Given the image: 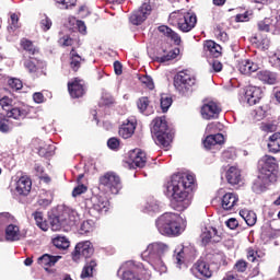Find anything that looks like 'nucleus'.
<instances>
[{
    "label": "nucleus",
    "mask_w": 280,
    "mask_h": 280,
    "mask_svg": "<svg viewBox=\"0 0 280 280\" xmlns=\"http://www.w3.org/2000/svg\"><path fill=\"white\" fill-rule=\"evenodd\" d=\"M196 178L189 173H177L164 185V194L177 202L178 211H183L191 205V187Z\"/></svg>",
    "instance_id": "1"
},
{
    "label": "nucleus",
    "mask_w": 280,
    "mask_h": 280,
    "mask_svg": "<svg viewBox=\"0 0 280 280\" xmlns=\"http://www.w3.org/2000/svg\"><path fill=\"white\" fill-rule=\"evenodd\" d=\"M277 178H279L277 160L273 156L265 155L258 161V176L252 189L255 194H261L268 185L277 183Z\"/></svg>",
    "instance_id": "2"
},
{
    "label": "nucleus",
    "mask_w": 280,
    "mask_h": 280,
    "mask_svg": "<svg viewBox=\"0 0 280 280\" xmlns=\"http://www.w3.org/2000/svg\"><path fill=\"white\" fill-rule=\"evenodd\" d=\"M155 225L159 233L167 237H178L187 229V222L183 220V217L174 212H165L160 215L155 221Z\"/></svg>",
    "instance_id": "3"
},
{
    "label": "nucleus",
    "mask_w": 280,
    "mask_h": 280,
    "mask_svg": "<svg viewBox=\"0 0 280 280\" xmlns=\"http://www.w3.org/2000/svg\"><path fill=\"white\" fill-rule=\"evenodd\" d=\"M170 253V246L162 242H155L148 245L147 249L142 252L141 257L148 261L160 275L167 272V266L163 261V256Z\"/></svg>",
    "instance_id": "4"
},
{
    "label": "nucleus",
    "mask_w": 280,
    "mask_h": 280,
    "mask_svg": "<svg viewBox=\"0 0 280 280\" xmlns=\"http://www.w3.org/2000/svg\"><path fill=\"white\" fill-rule=\"evenodd\" d=\"M118 275H121L122 280H150L152 277L143 264L132 260L125 262L119 268Z\"/></svg>",
    "instance_id": "5"
},
{
    "label": "nucleus",
    "mask_w": 280,
    "mask_h": 280,
    "mask_svg": "<svg viewBox=\"0 0 280 280\" xmlns=\"http://www.w3.org/2000/svg\"><path fill=\"white\" fill-rule=\"evenodd\" d=\"M151 132L154 133L155 143L158 145L166 149L172 145L174 136L170 132V129H167V120H165V117H159L153 120Z\"/></svg>",
    "instance_id": "6"
},
{
    "label": "nucleus",
    "mask_w": 280,
    "mask_h": 280,
    "mask_svg": "<svg viewBox=\"0 0 280 280\" xmlns=\"http://www.w3.org/2000/svg\"><path fill=\"white\" fill-rule=\"evenodd\" d=\"M79 220L78 211L69 207H63L59 215L50 220V228L51 231H60V229H67V226H75Z\"/></svg>",
    "instance_id": "7"
},
{
    "label": "nucleus",
    "mask_w": 280,
    "mask_h": 280,
    "mask_svg": "<svg viewBox=\"0 0 280 280\" xmlns=\"http://www.w3.org/2000/svg\"><path fill=\"white\" fill-rule=\"evenodd\" d=\"M170 20L175 21V23H177L178 30L184 33L191 32V30L196 27V23H198L196 13L185 9L171 13Z\"/></svg>",
    "instance_id": "8"
},
{
    "label": "nucleus",
    "mask_w": 280,
    "mask_h": 280,
    "mask_svg": "<svg viewBox=\"0 0 280 280\" xmlns=\"http://www.w3.org/2000/svg\"><path fill=\"white\" fill-rule=\"evenodd\" d=\"M0 106L5 110V116L9 119H25L27 117V109L23 107H11L12 106V98L4 96L0 100Z\"/></svg>",
    "instance_id": "9"
},
{
    "label": "nucleus",
    "mask_w": 280,
    "mask_h": 280,
    "mask_svg": "<svg viewBox=\"0 0 280 280\" xmlns=\"http://www.w3.org/2000/svg\"><path fill=\"white\" fill-rule=\"evenodd\" d=\"M174 86L179 93L185 94L191 86H196V77L186 71H180L174 78Z\"/></svg>",
    "instance_id": "10"
},
{
    "label": "nucleus",
    "mask_w": 280,
    "mask_h": 280,
    "mask_svg": "<svg viewBox=\"0 0 280 280\" xmlns=\"http://www.w3.org/2000/svg\"><path fill=\"white\" fill-rule=\"evenodd\" d=\"M100 183L110 194H119V189H121V179L115 173H106L101 177Z\"/></svg>",
    "instance_id": "11"
},
{
    "label": "nucleus",
    "mask_w": 280,
    "mask_h": 280,
    "mask_svg": "<svg viewBox=\"0 0 280 280\" xmlns=\"http://www.w3.org/2000/svg\"><path fill=\"white\" fill-rule=\"evenodd\" d=\"M93 244L91 241H83L77 244L74 253L72 254L73 261H80L81 257L89 258L93 255Z\"/></svg>",
    "instance_id": "12"
},
{
    "label": "nucleus",
    "mask_w": 280,
    "mask_h": 280,
    "mask_svg": "<svg viewBox=\"0 0 280 280\" xmlns=\"http://www.w3.org/2000/svg\"><path fill=\"white\" fill-rule=\"evenodd\" d=\"M86 206L90 207L91 211H96L97 213H106L110 207V202L106 197L93 196L86 201Z\"/></svg>",
    "instance_id": "13"
},
{
    "label": "nucleus",
    "mask_w": 280,
    "mask_h": 280,
    "mask_svg": "<svg viewBox=\"0 0 280 280\" xmlns=\"http://www.w3.org/2000/svg\"><path fill=\"white\" fill-rule=\"evenodd\" d=\"M151 12L152 5H150L148 2H144L139 10L135 11L130 15L129 21L132 23V25H141V23H143V21L150 16Z\"/></svg>",
    "instance_id": "14"
},
{
    "label": "nucleus",
    "mask_w": 280,
    "mask_h": 280,
    "mask_svg": "<svg viewBox=\"0 0 280 280\" xmlns=\"http://www.w3.org/2000/svg\"><path fill=\"white\" fill-rule=\"evenodd\" d=\"M261 97H264V92L261 91V88L255 85L246 86L243 98L246 104H248L249 106H255V104H258Z\"/></svg>",
    "instance_id": "15"
},
{
    "label": "nucleus",
    "mask_w": 280,
    "mask_h": 280,
    "mask_svg": "<svg viewBox=\"0 0 280 280\" xmlns=\"http://www.w3.org/2000/svg\"><path fill=\"white\" fill-rule=\"evenodd\" d=\"M190 272L196 277V279H211L212 271L209 265L203 260H198L192 268L190 269Z\"/></svg>",
    "instance_id": "16"
},
{
    "label": "nucleus",
    "mask_w": 280,
    "mask_h": 280,
    "mask_svg": "<svg viewBox=\"0 0 280 280\" xmlns=\"http://www.w3.org/2000/svg\"><path fill=\"white\" fill-rule=\"evenodd\" d=\"M128 163L131 167H145V163H148L145 152L141 151V149H133L129 151Z\"/></svg>",
    "instance_id": "17"
},
{
    "label": "nucleus",
    "mask_w": 280,
    "mask_h": 280,
    "mask_svg": "<svg viewBox=\"0 0 280 280\" xmlns=\"http://www.w3.org/2000/svg\"><path fill=\"white\" fill-rule=\"evenodd\" d=\"M259 32H271V34H280V21L277 18H266L258 22Z\"/></svg>",
    "instance_id": "18"
},
{
    "label": "nucleus",
    "mask_w": 280,
    "mask_h": 280,
    "mask_svg": "<svg viewBox=\"0 0 280 280\" xmlns=\"http://www.w3.org/2000/svg\"><path fill=\"white\" fill-rule=\"evenodd\" d=\"M4 237L7 242H21V240H25V232L21 231V228L16 224H9L5 228Z\"/></svg>",
    "instance_id": "19"
},
{
    "label": "nucleus",
    "mask_w": 280,
    "mask_h": 280,
    "mask_svg": "<svg viewBox=\"0 0 280 280\" xmlns=\"http://www.w3.org/2000/svg\"><path fill=\"white\" fill-rule=\"evenodd\" d=\"M222 109L220 108V105L218 103L211 101L206 103L201 107V117L202 119H218V115H220V112Z\"/></svg>",
    "instance_id": "20"
},
{
    "label": "nucleus",
    "mask_w": 280,
    "mask_h": 280,
    "mask_svg": "<svg viewBox=\"0 0 280 280\" xmlns=\"http://www.w3.org/2000/svg\"><path fill=\"white\" fill-rule=\"evenodd\" d=\"M135 130H137V119L129 118L119 128V137L122 139H130V137L135 135Z\"/></svg>",
    "instance_id": "21"
},
{
    "label": "nucleus",
    "mask_w": 280,
    "mask_h": 280,
    "mask_svg": "<svg viewBox=\"0 0 280 280\" xmlns=\"http://www.w3.org/2000/svg\"><path fill=\"white\" fill-rule=\"evenodd\" d=\"M240 202V197L235 192H226L221 197V207L224 211H233Z\"/></svg>",
    "instance_id": "22"
},
{
    "label": "nucleus",
    "mask_w": 280,
    "mask_h": 280,
    "mask_svg": "<svg viewBox=\"0 0 280 280\" xmlns=\"http://www.w3.org/2000/svg\"><path fill=\"white\" fill-rule=\"evenodd\" d=\"M68 91L71 97H74V98L82 97V95H84L85 93L84 81L80 79H74L68 82Z\"/></svg>",
    "instance_id": "23"
},
{
    "label": "nucleus",
    "mask_w": 280,
    "mask_h": 280,
    "mask_svg": "<svg viewBox=\"0 0 280 280\" xmlns=\"http://www.w3.org/2000/svg\"><path fill=\"white\" fill-rule=\"evenodd\" d=\"M221 236L218 230L213 226L205 228L201 232V242L207 245L209 242L218 243L220 242Z\"/></svg>",
    "instance_id": "24"
},
{
    "label": "nucleus",
    "mask_w": 280,
    "mask_h": 280,
    "mask_svg": "<svg viewBox=\"0 0 280 280\" xmlns=\"http://www.w3.org/2000/svg\"><path fill=\"white\" fill-rule=\"evenodd\" d=\"M222 143H224V136L222 133L209 135L203 141V145L207 150L220 148Z\"/></svg>",
    "instance_id": "25"
},
{
    "label": "nucleus",
    "mask_w": 280,
    "mask_h": 280,
    "mask_svg": "<svg viewBox=\"0 0 280 280\" xmlns=\"http://www.w3.org/2000/svg\"><path fill=\"white\" fill-rule=\"evenodd\" d=\"M15 191L20 196H27L32 191V180L26 176H22L16 182Z\"/></svg>",
    "instance_id": "26"
},
{
    "label": "nucleus",
    "mask_w": 280,
    "mask_h": 280,
    "mask_svg": "<svg viewBox=\"0 0 280 280\" xmlns=\"http://www.w3.org/2000/svg\"><path fill=\"white\" fill-rule=\"evenodd\" d=\"M137 106H138L139 113H141L142 115H145L147 117L150 115H154V106L150 104V98L145 96L140 97L137 101Z\"/></svg>",
    "instance_id": "27"
},
{
    "label": "nucleus",
    "mask_w": 280,
    "mask_h": 280,
    "mask_svg": "<svg viewBox=\"0 0 280 280\" xmlns=\"http://www.w3.org/2000/svg\"><path fill=\"white\" fill-rule=\"evenodd\" d=\"M203 49L207 56H211L212 58H220V56H222V46L213 40H207L203 45Z\"/></svg>",
    "instance_id": "28"
},
{
    "label": "nucleus",
    "mask_w": 280,
    "mask_h": 280,
    "mask_svg": "<svg viewBox=\"0 0 280 280\" xmlns=\"http://www.w3.org/2000/svg\"><path fill=\"white\" fill-rule=\"evenodd\" d=\"M257 69H259L257 63H255L248 59L242 60L238 63V71L241 73H243L244 75H250V73H255V71H257Z\"/></svg>",
    "instance_id": "29"
},
{
    "label": "nucleus",
    "mask_w": 280,
    "mask_h": 280,
    "mask_svg": "<svg viewBox=\"0 0 280 280\" xmlns=\"http://www.w3.org/2000/svg\"><path fill=\"white\" fill-rule=\"evenodd\" d=\"M158 31L160 34H163V36H166V38H170L175 43V45H180V35L178 33L174 32L172 28L168 26L162 25L158 27Z\"/></svg>",
    "instance_id": "30"
},
{
    "label": "nucleus",
    "mask_w": 280,
    "mask_h": 280,
    "mask_svg": "<svg viewBox=\"0 0 280 280\" xmlns=\"http://www.w3.org/2000/svg\"><path fill=\"white\" fill-rule=\"evenodd\" d=\"M226 180L230 185H238L242 180V173L237 166H231L226 172Z\"/></svg>",
    "instance_id": "31"
},
{
    "label": "nucleus",
    "mask_w": 280,
    "mask_h": 280,
    "mask_svg": "<svg viewBox=\"0 0 280 280\" xmlns=\"http://www.w3.org/2000/svg\"><path fill=\"white\" fill-rule=\"evenodd\" d=\"M61 256H51L49 254H44L42 257L38 258V264L44 268H51V266H56L58 260L61 259Z\"/></svg>",
    "instance_id": "32"
},
{
    "label": "nucleus",
    "mask_w": 280,
    "mask_h": 280,
    "mask_svg": "<svg viewBox=\"0 0 280 280\" xmlns=\"http://www.w3.org/2000/svg\"><path fill=\"white\" fill-rule=\"evenodd\" d=\"M240 215L248 226L257 224V214L254 211L244 209L240 211Z\"/></svg>",
    "instance_id": "33"
},
{
    "label": "nucleus",
    "mask_w": 280,
    "mask_h": 280,
    "mask_svg": "<svg viewBox=\"0 0 280 280\" xmlns=\"http://www.w3.org/2000/svg\"><path fill=\"white\" fill-rule=\"evenodd\" d=\"M268 150L273 154L280 152V132H276L269 137Z\"/></svg>",
    "instance_id": "34"
},
{
    "label": "nucleus",
    "mask_w": 280,
    "mask_h": 280,
    "mask_svg": "<svg viewBox=\"0 0 280 280\" xmlns=\"http://www.w3.org/2000/svg\"><path fill=\"white\" fill-rule=\"evenodd\" d=\"M258 80L261 82H265L266 84H275L277 82V74L268 71V70H261L257 73Z\"/></svg>",
    "instance_id": "35"
},
{
    "label": "nucleus",
    "mask_w": 280,
    "mask_h": 280,
    "mask_svg": "<svg viewBox=\"0 0 280 280\" xmlns=\"http://www.w3.org/2000/svg\"><path fill=\"white\" fill-rule=\"evenodd\" d=\"M51 242L56 248H59V250H67V248L71 246V242H69L67 236L57 235Z\"/></svg>",
    "instance_id": "36"
},
{
    "label": "nucleus",
    "mask_w": 280,
    "mask_h": 280,
    "mask_svg": "<svg viewBox=\"0 0 280 280\" xmlns=\"http://www.w3.org/2000/svg\"><path fill=\"white\" fill-rule=\"evenodd\" d=\"M180 54V50L178 48H175L170 51L163 50V55L159 54L158 62H170V60H174L178 55Z\"/></svg>",
    "instance_id": "37"
},
{
    "label": "nucleus",
    "mask_w": 280,
    "mask_h": 280,
    "mask_svg": "<svg viewBox=\"0 0 280 280\" xmlns=\"http://www.w3.org/2000/svg\"><path fill=\"white\" fill-rule=\"evenodd\" d=\"M159 211H161V203L154 198H149L144 205V212L159 213Z\"/></svg>",
    "instance_id": "38"
},
{
    "label": "nucleus",
    "mask_w": 280,
    "mask_h": 280,
    "mask_svg": "<svg viewBox=\"0 0 280 280\" xmlns=\"http://www.w3.org/2000/svg\"><path fill=\"white\" fill-rule=\"evenodd\" d=\"M97 266V262L95 260H91L88 262L81 272V279H91L93 277V270H95V267Z\"/></svg>",
    "instance_id": "39"
},
{
    "label": "nucleus",
    "mask_w": 280,
    "mask_h": 280,
    "mask_svg": "<svg viewBox=\"0 0 280 280\" xmlns=\"http://www.w3.org/2000/svg\"><path fill=\"white\" fill-rule=\"evenodd\" d=\"M70 56V67L73 71H78L80 69V62H82V57L75 54V50L73 49L71 50Z\"/></svg>",
    "instance_id": "40"
},
{
    "label": "nucleus",
    "mask_w": 280,
    "mask_h": 280,
    "mask_svg": "<svg viewBox=\"0 0 280 280\" xmlns=\"http://www.w3.org/2000/svg\"><path fill=\"white\" fill-rule=\"evenodd\" d=\"M54 152H56V145L54 144L40 147L38 150L39 156H54Z\"/></svg>",
    "instance_id": "41"
},
{
    "label": "nucleus",
    "mask_w": 280,
    "mask_h": 280,
    "mask_svg": "<svg viewBox=\"0 0 280 280\" xmlns=\"http://www.w3.org/2000/svg\"><path fill=\"white\" fill-rule=\"evenodd\" d=\"M24 67L30 73H36L38 70V61L36 59H26L24 61Z\"/></svg>",
    "instance_id": "42"
},
{
    "label": "nucleus",
    "mask_w": 280,
    "mask_h": 280,
    "mask_svg": "<svg viewBox=\"0 0 280 280\" xmlns=\"http://www.w3.org/2000/svg\"><path fill=\"white\" fill-rule=\"evenodd\" d=\"M172 102V96H167L165 94L161 96V108L163 113H167V110H170Z\"/></svg>",
    "instance_id": "43"
},
{
    "label": "nucleus",
    "mask_w": 280,
    "mask_h": 280,
    "mask_svg": "<svg viewBox=\"0 0 280 280\" xmlns=\"http://www.w3.org/2000/svg\"><path fill=\"white\" fill-rule=\"evenodd\" d=\"M51 20L46 15L42 14L40 15V27L44 32H48V30H51Z\"/></svg>",
    "instance_id": "44"
},
{
    "label": "nucleus",
    "mask_w": 280,
    "mask_h": 280,
    "mask_svg": "<svg viewBox=\"0 0 280 280\" xmlns=\"http://www.w3.org/2000/svg\"><path fill=\"white\" fill-rule=\"evenodd\" d=\"M58 43L61 47H71L75 45V40L71 38L69 35H63L62 37H60Z\"/></svg>",
    "instance_id": "45"
},
{
    "label": "nucleus",
    "mask_w": 280,
    "mask_h": 280,
    "mask_svg": "<svg viewBox=\"0 0 280 280\" xmlns=\"http://www.w3.org/2000/svg\"><path fill=\"white\" fill-rule=\"evenodd\" d=\"M21 45L23 49H25V51H28V54H36V48L34 47V44L30 39L23 38L21 40Z\"/></svg>",
    "instance_id": "46"
},
{
    "label": "nucleus",
    "mask_w": 280,
    "mask_h": 280,
    "mask_svg": "<svg viewBox=\"0 0 280 280\" xmlns=\"http://www.w3.org/2000/svg\"><path fill=\"white\" fill-rule=\"evenodd\" d=\"M250 16H253V13L250 11H245L244 13L236 14L235 22L236 23H246L250 21Z\"/></svg>",
    "instance_id": "47"
},
{
    "label": "nucleus",
    "mask_w": 280,
    "mask_h": 280,
    "mask_svg": "<svg viewBox=\"0 0 280 280\" xmlns=\"http://www.w3.org/2000/svg\"><path fill=\"white\" fill-rule=\"evenodd\" d=\"M93 226H94L93 221H84L81 224V228H80L81 235H84L86 233H91V231H93Z\"/></svg>",
    "instance_id": "48"
},
{
    "label": "nucleus",
    "mask_w": 280,
    "mask_h": 280,
    "mask_svg": "<svg viewBox=\"0 0 280 280\" xmlns=\"http://www.w3.org/2000/svg\"><path fill=\"white\" fill-rule=\"evenodd\" d=\"M140 82L147 86V89H150L152 91L154 89V81L152 80V77L150 75H142L140 77Z\"/></svg>",
    "instance_id": "49"
},
{
    "label": "nucleus",
    "mask_w": 280,
    "mask_h": 280,
    "mask_svg": "<svg viewBox=\"0 0 280 280\" xmlns=\"http://www.w3.org/2000/svg\"><path fill=\"white\" fill-rule=\"evenodd\" d=\"M8 84L10 88L14 89V91H21V89H23V82L19 79H9Z\"/></svg>",
    "instance_id": "50"
},
{
    "label": "nucleus",
    "mask_w": 280,
    "mask_h": 280,
    "mask_svg": "<svg viewBox=\"0 0 280 280\" xmlns=\"http://www.w3.org/2000/svg\"><path fill=\"white\" fill-rule=\"evenodd\" d=\"M222 128V124L220 122H210L206 127L207 135H211V132H218Z\"/></svg>",
    "instance_id": "51"
},
{
    "label": "nucleus",
    "mask_w": 280,
    "mask_h": 280,
    "mask_svg": "<svg viewBox=\"0 0 280 280\" xmlns=\"http://www.w3.org/2000/svg\"><path fill=\"white\" fill-rule=\"evenodd\" d=\"M260 129L262 130V132H276L277 125L272 122H262Z\"/></svg>",
    "instance_id": "52"
},
{
    "label": "nucleus",
    "mask_w": 280,
    "mask_h": 280,
    "mask_svg": "<svg viewBox=\"0 0 280 280\" xmlns=\"http://www.w3.org/2000/svg\"><path fill=\"white\" fill-rule=\"evenodd\" d=\"M256 45L258 49L266 50L270 47V39L268 38L257 39Z\"/></svg>",
    "instance_id": "53"
},
{
    "label": "nucleus",
    "mask_w": 280,
    "mask_h": 280,
    "mask_svg": "<svg viewBox=\"0 0 280 280\" xmlns=\"http://www.w3.org/2000/svg\"><path fill=\"white\" fill-rule=\"evenodd\" d=\"M19 14L12 13L11 14V24L9 26V30H19Z\"/></svg>",
    "instance_id": "54"
},
{
    "label": "nucleus",
    "mask_w": 280,
    "mask_h": 280,
    "mask_svg": "<svg viewBox=\"0 0 280 280\" xmlns=\"http://www.w3.org/2000/svg\"><path fill=\"white\" fill-rule=\"evenodd\" d=\"M186 254H187V247H184L179 252H177V255L175 256V261L177 266H183V257Z\"/></svg>",
    "instance_id": "55"
},
{
    "label": "nucleus",
    "mask_w": 280,
    "mask_h": 280,
    "mask_svg": "<svg viewBox=\"0 0 280 280\" xmlns=\"http://www.w3.org/2000/svg\"><path fill=\"white\" fill-rule=\"evenodd\" d=\"M75 1L77 0H56V3L61 5V8H63V10H67V9L71 8V5H75Z\"/></svg>",
    "instance_id": "56"
},
{
    "label": "nucleus",
    "mask_w": 280,
    "mask_h": 280,
    "mask_svg": "<svg viewBox=\"0 0 280 280\" xmlns=\"http://www.w3.org/2000/svg\"><path fill=\"white\" fill-rule=\"evenodd\" d=\"M86 191V186H84L83 184L77 186L73 190H72V196L73 198H78V196H82V194H84Z\"/></svg>",
    "instance_id": "57"
},
{
    "label": "nucleus",
    "mask_w": 280,
    "mask_h": 280,
    "mask_svg": "<svg viewBox=\"0 0 280 280\" xmlns=\"http://www.w3.org/2000/svg\"><path fill=\"white\" fill-rule=\"evenodd\" d=\"M258 250H255L253 247L247 248V259L248 261H257Z\"/></svg>",
    "instance_id": "58"
},
{
    "label": "nucleus",
    "mask_w": 280,
    "mask_h": 280,
    "mask_svg": "<svg viewBox=\"0 0 280 280\" xmlns=\"http://www.w3.org/2000/svg\"><path fill=\"white\" fill-rule=\"evenodd\" d=\"M234 268H235V270H237V272H246V268H247L246 260H238L235 264Z\"/></svg>",
    "instance_id": "59"
},
{
    "label": "nucleus",
    "mask_w": 280,
    "mask_h": 280,
    "mask_svg": "<svg viewBox=\"0 0 280 280\" xmlns=\"http://www.w3.org/2000/svg\"><path fill=\"white\" fill-rule=\"evenodd\" d=\"M107 145L110 150H117L119 148V139L117 138H110L107 141Z\"/></svg>",
    "instance_id": "60"
},
{
    "label": "nucleus",
    "mask_w": 280,
    "mask_h": 280,
    "mask_svg": "<svg viewBox=\"0 0 280 280\" xmlns=\"http://www.w3.org/2000/svg\"><path fill=\"white\" fill-rule=\"evenodd\" d=\"M33 100L35 104H43L45 102V95L40 92H36L33 94Z\"/></svg>",
    "instance_id": "61"
},
{
    "label": "nucleus",
    "mask_w": 280,
    "mask_h": 280,
    "mask_svg": "<svg viewBox=\"0 0 280 280\" xmlns=\"http://www.w3.org/2000/svg\"><path fill=\"white\" fill-rule=\"evenodd\" d=\"M225 224L232 231L237 229V226H240V222H237L236 219H233V218L229 219Z\"/></svg>",
    "instance_id": "62"
},
{
    "label": "nucleus",
    "mask_w": 280,
    "mask_h": 280,
    "mask_svg": "<svg viewBox=\"0 0 280 280\" xmlns=\"http://www.w3.org/2000/svg\"><path fill=\"white\" fill-rule=\"evenodd\" d=\"M211 68L213 69V71L215 73H220V71H222V62L218 61V60H213L211 62Z\"/></svg>",
    "instance_id": "63"
},
{
    "label": "nucleus",
    "mask_w": 280,
    "mask_h": 280,
    "mask_svg": "<svg viewBox=\"0 0 280 280\" xmlns=\"http://www.w3.org/2000/svg\"><path fill=\"white\" fill-rule=\"evenodd\" d=\"M0 132H10V126L8 125V120L0 119Z\"/></svg>",
    "instance_id": "64"
}]
</instances>
